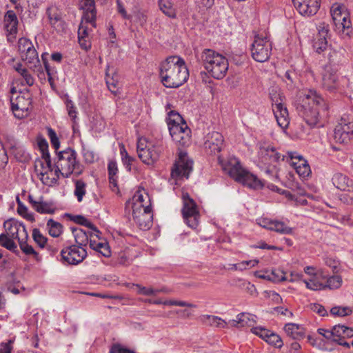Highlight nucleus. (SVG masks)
Returning a JSON list of instances; mask_svg holds the SVG:
<instances>
[{"mask_svg": "<svg viewBox=\"0 0 353 353\" xmlns=\"http://www.w3.org/2000/svg\"><path fill=\"white\" fill-rule=\"evenodd\" d=\"M272 110L278 125L282 129H286L290 124L288 110L281 102L272 104Z\"/></svg>", "mask_w": 353, "mask_h": 353, "instance_id": "5701e85b", "label": "nucleus"}, {"mask_svg": "<svg viewBox=\"0 0 353 353\" xmlns=\"http://www.w3.org/2000/svg\"><path fill=\"white\" fill-rule=\"evenodd\" d=\"M183 218L186 224L191 228L195 229L199 223V212L194 201L189 196L188 193H183L182 195Z\"/></svg>", "mask_w": 353, "mask_h": 353, "instance_id": "6e6552de", "label": "nucleus"}, {"mask_svg": "<svg viewBox=\"0 0 353 353\" xmlns=\"http://www.w3.org/2000/svg\"><path fill=\"white\" fill-rule=\"evenodd\" d=\"M19 243L23 253L26 255H33L37 260H39V254L34 250L32 246L28 245L23 239L19 240Z\"/></svg>", "mask_w": 353, "mask_h": 353, "instance_id": "49530a36", "label": "nucleus"}, {"mask_svg": "<svg viewBox=\"0 0 353 353\" xmlns=\"http://www.w3.org/2000/svg\"><path fill=\"white\" fill-rule=\"evenodd\" d=\"M45 56H46V54H43L41 57H42V60L43 61L45 70L48 74V81L50 83V85L52 86V85L54 83V81L57 78V71L54 67H52L50 65L47 59L45 58Z\"/></svg>", "mask_w": 353, "mask_h": 353, "instance_id": "a19ab883", "label": "nucleus"}, {"mask_svg": "<svg viewBox=\"0 0 353 353\" xmlns=\"http://www.w3.org/2000/svg\"><path fill=\"white\" fill-rule=\"evenodd\" d=\"M307 287V288L312 290H320L325 288L324 284L320 283L316 279H312L310 281H303Z\"/></svg>", "mask_w": 353, "mask_h": 353, "instance_id": "bf43d9fd", "label": "nucleus"}, {"mask_svg": "<svg viewBox=\"0 0 353 353\" xmlns=\"http://www.w3.org/2000/svg\"><path fill=\"white\" fill-rule=\"evenodd\" d=\"M259 224L265 229L281 234H291L293 232L292 228L288 226L284 222L278 220L263 218L259 220Z\"/></svg>", "mask_w": 353, "mask_h": 353, "instance_id": "412c9836", "label": "nucleus"}, {"mask_svg": "<svg viewBox=\"0 0 353 353\" xmlns=\"http://www.w3.org/2000/svg\"><path fill=\"white\" fill-rule=\"evenodd\" d=\"M160 10L170 18L174 19L176 17V10L170 0H158Z\"/></svg>", "mask_w": 353, "mask_h": 353, "instance_id": "e433bc0d", "label": "nucleus"}, {"mask_svg": "<svg viewBox=\"0 0 353 353\" xmlns=\"http://www.w3.org/2000/svg\"><path fill=\"white\" fill-rule=\"evenodd\" d=\"M96 251L99 252L104 256L108 257L110 256V247L106 242H98V247L96 249Z\"/></svg>", "mask_w": 353, "mask_h": 353, "instance_id": "338daca9", "label": "nucleus"}, {"mask_svg": "<svg viewBox=\"0 0 353 353\" xmlns=\"http://www.w3.org/2000/svg\"><path fill=\"white\" fill-rule=\"evenodd\" d=\"M190 129L186 123L171 125L170 134L172 140L181 146L188 145L190 143Z\"/></svg>", "mask_w": 353, "mask_h": 353, "instance_id": "a211bd4d", "label": "nucleus"}, {"mask_svg": "<svg viewBox=\"0 0 353 353\" xmlns=\"http://www.w3.org/2000/svg\"><path fill=\"white\" fill-rule=\"evenodd\" d=\"M121 154L122 156V161L124 165L128 171H130L131 165L132 162L134 161V159L128 155V152L123 147L122 149H121Z\"/></svg>", "mask_w": 353, "mask_h": 353, "instance_id": "680f3d73", "label": "nucleus"}, {"mask_svg": "<svg viewBox=\"0 0 353 353\" xmlns=\"http://www.w3.org/2000/svg\"><path fill=\"white\" fill-rule=\"evenodd\" d=\"M23 60L27 61L30 64V68H34V70L38 73V77L45 78V74L42 71L41 65L39 64V60L38 58V54L34 48L30 49L27 52L21 55Z\"/></svg>", "mask_w": 353, "mask_h": 353, "instance_id": "a878e982", "label": "nucleus"}, {"mask_svg": "<svg viewBox=\"0 0 353 353\" xmlns=\"http://www.w3.org/2000/svg\"><path fill=\"white\" fill-rule=\"evenodd\" d=\"M327 58L328 60V65H326V67L338 69V67L342 63L344 59L343 50H336L332 48H329Z\"/></svg>", "mask_w": 353, "mask_h": 353, "instance_id": "7c9ffc66", "label": "nucleus"}, {"mask_svg": "<svg viewBox=\"0 0 353 353\" xmlns=\"http://www.w3.org/2000/svg\"><path fill=\"white\" fill-rule=\"evenodd\" d=\"M237 182L242 183L252 189H261L263 187V182L256 175L252 174L246 169H244L239 178L236 179Z\"/></svg>", "mask_w": 353, "mask_h": 353, "instance_id": "393cba45", "label": "nucleus"}, {"mask_svg": "<svg viewBox=\"0 0 353 353\" xmlns=\"http://www.w3.org/2000/svg\"><path fill=\"white\" fill-rule=\"evenodd\" d=\"M149 195L143 190L137 191L132 199V208L141 209L145 207H151Z\"/></svg>", "mask_w": 353, "mask_h": 353, "instance_id": "cd10ccee", "label": "nucleus"}, {"mask_svg": "<svg viewBox=\"0 0 353 353\" xmlns=\"http://www.w3.org/2000/svg\"><path fill=\"white\" fill-rule=\"evenodd\" d=\"M167 123L170 131L171 125H182V123H186L178 112L170 111L168 113V117L167 118Z\"/></svg>", "mask_w": 353, "mask_h": 353, "instance_id": "79ce46f5", "label": "nucleus"}, {"mask_svg": "<svg viewBox=\"0 0 353 353\" xmlns=\"http://www.w3.org/2000/svg\"><path fill=\"white\" fill-rule=\"evenodd\" d=\"M132 217L137 225L143 230H149L152 225V214L151 207L141 209H132Z\"/></svg>", "mask_w": 353, "mask_h": 353, "instance_id": "f3484780", "label": "nucleus"}, {"mask_svg": "<svg viewBox=\"0 0 353 353\" xmlns=\"http://www.w3.org/2000/svg\"><path fill=\"white\" fill-rule=\"evenodd\" d=\"M201 321L205 325L214 326L219 328H224L227 326V323L219 316L213 315H203L201 316Z\"/></svg>", "mask_w": 353, "mask_h": 353, "instance_id": "f704fd0d", "label": "nucleus"}, {"mask_svg": "<svg viewBox=\"0 0 353 353\" xmlns=\"http://www.w3.org/2000/svg\"><path fill=\"white\" fill-rule=\"evenodd\" d=\"M109 181L114 186H117V178L116 175L118 171L117 165L115 161H110L108 166Z\"/></svg>", "mask_w": 353, "mask_h": 353, "instance_id": "de8ad7c7", "label": "nucleus"}, {"mask_svg": "<svg viewBox=\"0 0 353 353\" xmlns=\"http://www.w3.org/2000/svg\"><path fill=\"white\" fill-rule=\"evenodd\" d=\"M193 161L185 152H180L171 172L173 178L185 177L188 179L192 171Z\"/></svg>", "mask_w": 353, "mask_h": 353, "instance_id": "4468645a", "label": "nucleus"}, {"mask_svg": "<svg viewBox=\"0 0 353 353\" xmlns=\"http://www.w3.org/2000/svg\"><path fill=\"white\" fill-rule=\"evenodd\" d=\"M265 341L276 347H281L283 346V341L281 338L276 334L270 332L268 336L266 338Z\"/></svg>", "mask_w": 353, "mask_h": 353, "instance_id": "5fc2aeb1", "label": "nucleus"}, {"mask_svg": "<svg viewBox=\"0 0 353 353\" xmlns=\"http://www.w3.org/2000/svg\"><path fill=\"white\" fill-rule=\"evenodd\" d=\"M223 145V137L218 132L208 133L205 137L204 146L208 152L216 154L221 152Z\"/></svg>", "mask_w": 353, "mask_h": 353, "instance_id": "6ab92c4d", "label": "nucleus"}, {"mask_svg": "<svg viewBox=\"0 0 353 353\" xmlns=\"http://www.w3.org/2000/svg\"><path fill=\"white\" fill-rule=\"evenodd\" d=\"M77 152L71 148L57 152L54 158V172L57 178L61 174L68 178L72 174L79 175L83 172V166L77 160Z\"/></svg>", "mask_w": 353, "mask_h": 353, "instance_id": "7ed1b4c3", "label": "nucleus"}, {"mask_svg": "<svg viewBox=\"0 0 353 353\" xmlns=\"http://www.w3.org/2000/svg\"><path fill=\"white\" fill-rule=\"evenodd\" d=\"M284 330L288 336L295 340L303 339L305 334V329L301 325L292 323H286Z\"/></svg>", "mask_w": 353, "mask_h": 353, "instance_id": "c756f323", "label": "nucleus"}, {"mask_svg": "<svg viewBox=\"0 0 353 353\" xmlns=\"http://www.w3.org/2000/svg\"><path fill=\"white\" fill-rule=\"evenodd\" d=\"M46 225L48 229L49 234L53 237H58L63 232L62 225L52 219L48 221Z\"/></svg>", "mask_w": 353, "mask_h": 353, "instance_id": "58836bf2", "label": "nucleus"}, {"mask_svg": "<svg viewBox=\"0 0 353 353\" xmlns=\"http://www.w3.org/2000/svg\"><path fill=\"white\" fill-rule=\"evenodd\" d=\"M73 234L76 243L74 245L85 248L90 239V234L82 229H74Z\"/></svg>", "mask_w": 353, "mask_h": 353, "instance_id": "c9c22d12", "label": "nucleus"}, {"mask_svg": "<svg viewBox=\"0 0 353 353\" xmlns=\"http://www.w3.org/2000/svg\"><path fill=\"white\" fill-rule=\"evenodd\" d=\"M165 305H176L180 307H196V305L183 301L167 300L163 301Z\"/></svg>", "mask_w": 353, "mask_h": 353, "instance_id": "69168bd1", "label": "nucleus"}, {"mask_svg": "<svg viewBox=\"0 0 353 353\" xmlns=\"http://www.w3.org/2000/svg\"><path fill=\"white\" fill-rule=\"evenodd\" d=\"M204 68L214 79H221L228 70V61L222 54L211 49H205L201 54Z\"/></svg>", "mask_w": 353, "mask_h": 353, "instance_id": "20e7f679", "label": "nucleus"}, {"mask_svg": "<svg viewBox=\"0 0 353 353\" xmlns=\"http://www.w3.org/2000/svg\"><path fill=\"white\" fill-rule=\"evenodd\" d=\"M34 46L30 40L26 38H21L18 42V50L21 55L33 48Z\"/></svg>", "mask_w": 353, "mask_h": 353, "instance_id": "603ef678", "label": "nucleus"}, {"mask_svg": "<svg viewBox=\"0 0 353 353\" xmlns=\"http://www.w3.org/2000/svg\"><path fill=\"white\" fill-rule=\"evenodd\" d=\"M328 108L322 97L312 90L303 92L296 105L299 114L310 126L318 125L321 118L327 116Z\"/></svg>", "mask_w": 353, "mask_h": 353, "instance_id": "f257e3e1", "label": "nucleus"}, {"mask_svg": "<svg viewBox=\"0 0 353 353\" xmlns=\"http://www.w3.org/2000/svg\"><path fill=\"white\" fill-rule=\"evenodd\" d=\"M137 289V293L145 296H156L158 294V290L152 287H143L139 284L135 285Z\"/></svg>", "mask_w": 353, "mask_h": 353, "instance_id": "6e6d98bb", "label": "nucleus"}, {"mask_svg": "<svg viewBox=\"0 0 353 353\" xmlns=\"http://www.w3.org/2000/svg\"><path fill=\"white\" fill-rule=\"evenodd\" d=\"M87 254L85 248L74 245H69L61 250V261L64 264L75 265L81 263Z\"/></svg>", "mask_w": 353, "mask_h": 353, "instance_id": "f8f14e48", "label": "nucleus"}, {"mask_svg": "<svg viewBox=\"0 0 353 353\" xmlns=\"http://www.w3.org/2000/svg\"><path fill=\"white\" fill-rule=\"evenodd\" d=\"M48 136L50 140V143L55 150H58L60 147V142L55 131L51 128L47 129Z\"/></svg>", "mask_w": 353, "mask_h": 353, "instance_id": "052dcab7", "label": "nucleus"}, {"mask_svg": "<svg viewBox=\"0 0 353 353\" xmlns=\"http://www.w3.org/2000/svg\"><path fill=\"white\" fill-rule=\"evenodd\" d=\"M314 48L319 54L326 52L329 50L327 38L318 37L314 43Z\"/></svg>", "mask_w": 353, "mask_h": 353, "instance_id": "c03bdc74", "label": "nucleus"}, {"mask_svg": "<svg viewBox=\"0 0 353 353\" xmlns=\"http://www.w3.org/2000/svg\"><path fill=\"white\" fill-rule=\"evenodd\" d=\"M32 237L34 241L41 248H44L47 243V238L45 237L39 229H34L32 231Z\"/></svg>", "mask_w": 353, "mask_h": 353, "instance_id": "13d9d810", "label": "nucleus"}, {"mask_svg": "<svg viewBox=\"0 0 353 353\" xmlns=\"http://www.w3.org/2000/svg\"><path fill=\"white\" fill-rule=\"evenodd\" d=\"M316 28L318 30V37H327L330 32V28L327 23L325 22H321L318 24Z\"/></svg>", "mask_w": 353, "mask_h": 353, "instance_id": "0e129e2a", "label": "nucleus"}, {"mask_svg": "<svg viewBox=\"0 0 353 353\" xmlns=\"http://www.w3.org/2000/svg\"><path fill=\"white\" fill-rule=\"evenodd\" d=\"M333 185L338 189L346 191L352 185V181L350 180L346 175L341 173H335L332 179Z\"/></svg>", "mask_w": 353, "mask_h": 353, "instance_id": "2f4dec72", "label": "nucleus"}, {"mask_svg": "<svg viewBox=\"0 0 353 353\" xmlns=\"http://www.w3.org/2000/svg\"><path fill=\"white\" fill-rule=\"evenodd\" d=\"M287 159H290V164L295 169L296 167H302L308 165L307 161L302 156L296 152H288ZM288 161V159H287Z\"/></svg>", "mask_w": 353, "mask_h": 353, "instance_id": "4c0bfd02", "label": "nucleus"}, {"mask_svg": "<svg viewBox=\"0 0 353 353\" xmlns=\"http://www.w3.org/2000/svg\"><path fill=\"white\" fill-rule=\"evenodd\" d=\"M87 24L91 25L92 27L95 26V20L94 21V23H90L89 21H85L82 18V21L79 26V30H78V37H82L84 39H86L88 37L89 34V28Z\"/></svg>", "mask_w": 353, "mask_h": 353, "instance_id": "3c124183", "label": "nucleus"}, {"mask_svg": "<svg viewBox=\"0 0 353 353\" xmlns=\"http://www.w3.org/2000/svg\"><path fill=\"white\" fill-rule=\"evenodd\" d=\"M160 76L165 87L178 88L187 81L189 72L182 58L171 56L161 63Z\"/></svg>", "mask_w": 353, "mask_h": 353, "instance_id": "f03ea898", "label": "nucleus"}, {"mask_svg": "<svg viewBox=\"0 0 353 353\" xmlns=\"http://www.w3.org/2000/svg\"><path fill=\"white\" fill-rule=\"evenodd\" d=\"M254 317L250 313L242 312L236 316V319L230 321L229 323L236 327L251 326L252 323L254 322Z\"/></svg>", "mask_w": 353, "mask_h": 353, "instance_id": "473e14b6", "label": "nucleus"}, {"mask_svg": "<svg viewBox=\"0 0 353 353\" xmlns=\"http://www.w3.org/2000/svg\"><path fill=\"white\" fill-rule=\"evenodd\" d=\"M162 146L159 143L148 141L145 138L137 141V153L139 159L147 165H153L157 162L162 152Z\"/></svg>", "mask_w": 353, "mask_h": 353, "instance_id": "423d86ee", "label": "nucleus"}, {"mask_svg": "<svg viewBox=\"0 0 353 353\" xmlns=\"http://www.w3.org/2000/svg\"><path fill=\"white\" fill-rule=\"evenodd\" d=\"M334 334L333 341H336L344 339V333L345 330V326L342 325H337L332 328Z\"/></svg>", "mask_w": 353, "mask_h": 353, "instance_id": "e2e57ef3", "label": "nucleus"}, {"mask_svg": "<svg viewBox=\"0 0 353 353\" xmlns=\"http://www.w3.org/2000/svg\"><path fill=\"white\" fill-rule=\"evenodd\" d=\"M352 310L349 307L335 306L330 310V312L333 316H345L350 315Z\"/></svg>", "mask_w": 353, "mask_h": 353, "instance_id": "864d4df0", "label": "nucleus"}, {"mask_svg": "<svg viewBox=\"0 0 353 353\" xmlns=\"http://www.w3.org/2000/svg\"><path fill=\"white\" fill-rule=\"evenodd\" d=\"M3 226L7 232L6 234L12 239L21 240L19 235L22 234L27 238V232L24 225L16 221L14 219H9L4 222Z\"/></svg>", "mask_w": 353, "mask_h": 353, "instance_id": "4be33fe9", "label": "nucleus"}, {"mask_svg": "<svg viewBox=\"0 0 353 353\" xmlns=\"http://www.w3.org/2000/svg\"><path fill=\"white\" fill-rule=\"evenodd\" d=\"M79 7L83 10V19L85 21L94 23L96 19L97 12L94 0H80Z\"/></svg>", "mask_w": 353, "mask_h": 353, "instance_id": "bb28decb", "label": "nucleus"}, {"mask_svg": "<svg viewBox=\"0 0 353 353\" xmlns=\"http://www.w3.org/2000/svg\"><path fill=\"white\" fill-rule=\"evenodd\" d=\"M272 43L265 35L263 34L254 35L250 46L251 56L253 59L261 63L268 61L272 54Z\"/></svg>", "mask_w": 353, "mask_h": 353, "instance_id": "0eeeda50", "label": "nucleus"}, {"mask_svg": "<svg viewBox=\"0 0 353 353\" xmlns=\"http://www.w3.org/2000/svg\"><path fill=\"white\" fill-rule=\"evenodd\" d=\"M49 23L57 32H61L65 30V22L62 19L61 12L55 6H50L46 10Z\"/></svg>", "mask_w": 353, "mask_h": 353, "instance_id": "b1692460", "label": "nucleus"}, {"mask_svg": "<svg viewBox=\"0 0 353 353\" xmlns=\"http://www.w3.org/2000/svg\"><path fill=\"white\" fill-rule=\"evenodd\" d=\"M84 226L87 227L88 228H89L91 230L90 232H88V234H90V237H91V238L97 237L99 239H100L99 235L101 234V232L88 219L87 220Z\"/></svg>", "mask_w": 353, "mask_h": 353, "instance_id": "774afa93", "label": "nucleus"}, {"mask_svg": "<svg viewBox=\"0 0 353 353\" xmlns=\"http://www.w3.org/2000/svg\"><path fill=\"white\" fill-rule=\"evenodd\" d=\"M337 68L325 67L322 77V86L330 92H336L341 90L345 78L337 74Z\"/></svg>", "mask_w": 353, "mask_h": 353, "instance_id": "9b49d317", "label": "nucleus"}, {"mask_svg": "<svg viewBox=\"0 0 353 353\" xmlns=\"http://www.w3.org/2000/svg\"><path fill=\"white\" fill-rule=\"evenodd\" d=\"M342 278L339 275H334L327 279L326 284L324 285L325 288L327 287L330 289H338L342 285Z\"/></svg>", "mask_w": 353, "mask_h": 353, "instance_id": "a18cd8bd", "label": "nucleus"}, {"mask_svg": "<svg viewBox=\"0 0 353 353\" xmlns=\"http://www.w3.org/2000/svg\"><path fill=\"white\" fill-rule=\"evenodd\" d=\"M353 137V118L343 115L334 130V139L339 143H347Z\"/></svg>", "mask_w": 353, "mask_h": 353, "instance_id": "1a4fd4ad", "label": "nucleus"}, {"mask_svg": "<svg viewBox=\"0 0 353 353\" xmlns=\"http://www.w3.org/2000/svg\"><path fill=\"white\" fill-rule=\"evenodd\" d=\"M269 274L270 281L274 283H279L288 279V278L285 275V273L279 269L272 270L270 272H269Z\"/></svg>", "mask_w": 353, "mask_h": 353, "instance_id": "09e8293b", "label": "nucleus"}, {"mask_svg": "<svg viewBox=\"0 0 353 353\" xmlns=\"http://www.w3.org/2000/svg\"><path fill=\"white\" fill-rule=\"evenodd\" d=\"M258 157L260 161L265 165H271L276 163L281 157L274 147L265 142L259 143Z\"/></svg>", "mask_w": 353, "mask_h": 353, "instance_id": "dca6fc26", "label": "nucleus"}, {"mask_svg": "<svg viewBox=\"0 0 353 353\" xmlns=\"http://www.w3.org/2000/svg\"><path fill=\"white\" fill-rule=\"evenodd\" d=\"M11 109L15 117L22 119L28 114L31 106L30 95L28 92L21 93L10 99Z\"/></svg>", "mask_w": 353, "mask_h": 353, "instance_id": "ddd939ff", "label": "nucleus"}, {"mask_svg": "<svg viewBox=\"0 0 353 353\" xmlns=\"http://www.w3.org/2000/svg\"><path fill=\"white\" fill-rule=\"evenodd\" d=\"M82 154L85 161L88 163H92L97 159V155L95 152L88 148L83 147Z\"/></svg>", "mask_w": 353, "mask_h": 353, "instance_id": "4d7b16f0", "label": "nucleus"}, {"mask_svg": "<svg viewBox=\"0 0 353 353\" xmlns=\"http://www.w3.org/2000/svg\"><path fill=\"white\" fill-rule=\"evenodd\" d=\"M218 161L223 172L235 181L239 178V176L245 169L241 165L240 161L234 157H229L227 159H223L219 156Z\"/></svg>", "mask_w": 353, "mask_h": 353, "instance_id": "2eb2a0df", "label": "nucleus"}, {"mask_svg": "<svg viewBox=\"0 0 353 353\" xmlns=\"http://www.w3.org/2000/svg\"><path fill=\"white\" fill-rule=\"evenodd\" d=\"M4 26L7 32L13 35L17 32L18 19L13 10H8L4 16Z\"/></svg>", "mask_w": 353, "mask_h": 353, "instance_id": "c85d7f7f", "label": "nucleus"}, {"mask_svg": "<svg viewBox=\"0 0 353 353\" xmlns=\"http://www.w3.org/2000/svg\"><path fill=\"white\" fill-rule=\"evenodd\" d=\"M85 183L81 180H77L75 182L74 195L77 196L79 202L83 199V196L85 194Z\"/></svg>", "mask_w": 353, "mask_h": 353, "instance_id": "8fccbe9b", "label": "nucleus"}, {"mask_svg": "<svg viewBox=\"0 0 353 353\" xmlns=\"http://www.w3.org/2000/svg\"><path fill=\"white\" fill-rule=\"evenodd\" d=\"M17 212L23 218L30 221H34L33 213L29 212L28 208L20 201L19 198L17 197Z\"/></svg>", "mask_w": 353, "mask_h": 353, "instance_id": "ea45409f", "label": "nucleus"}, {"mask_svg": "<svg viewBox=\"0 0 353 353\" xmlns=\"http://www.w3.org/2000/svg\"><path fill=\"white\" fill-rule=\"evenodd\" d=\"M105 82L108 90L113 94H116L119 91L118 83L119 77L117 73L110 74V67L106 69Z\"/></svg>", "mask_w": 353, "mask_h": 353, "instance_id": "72a5a7b5", "label": "nucleus"}, {"mask_svg": "<svg viewBox=\"0 0 353 353\" xmlns=\"http://www.w3.org/2000/svg\"><path fill=\"white\" fill-rule=\"evenodd\" d=\"M41 160L35 163V171L41 181L46 185H52L57 181V177H50L49 173L52 172V165L50 153H45L41 155Z\"/></svg>", "mask_w": 353, "mask_h": 353, "instance_id": "9d476101", "label": "nucleus"}, {"mask_svg": "<svg viewBox=\"0 0 353 353\" xmlns=\"http://www.w3.org/2000/svg\"><path fill=\"white\" fill-rule=\"evenodd\" d=\"M34 209L41 214H52L54 210L48 202L38 201V203H34Z\"/></svg>", "mask_w": 353, "mask_h": 353, "instance_id": "37998d69", "label": "nucleus"}, {"mask_svg": "<svg viewBox=\"0 0 353 353\" xmlns=\"http://www.w3.org/2000/svg\"><path fill=\"white\" fill-rule=\"evenodd\" d=\"M294 6L296 10L303 16L315 14L319 7V0H292Z\"/></svg>", "mask_w": 353, "mask_h": 353, "instance_id": "aec40b11", "label": "nucleus"}, {"mask_svg": "<svg viewBox=\"0 0 353 353\" xmlns=\"http://www.w3.org/2000/svg\"><path fill=\"white\" fill-rule=\"evenodd\" d=\"M334 30L342 37H348L352 32L350 14L341 3H334L330 9Z\"/></svg>", "mask_w": 353, "mask_h": 353, "instance_id": "39448f33", "label": "nucleus"}]
</instances>
